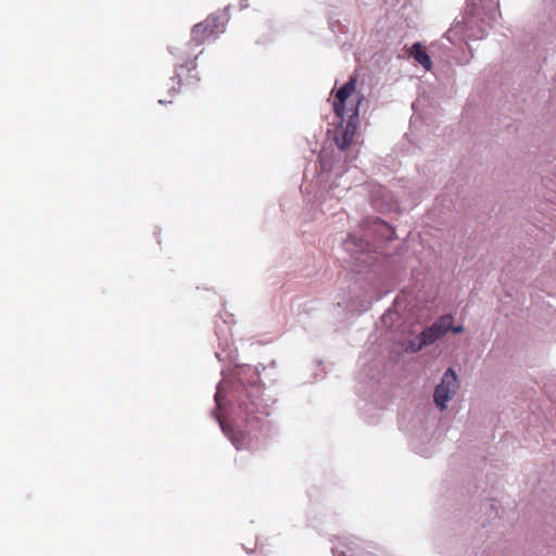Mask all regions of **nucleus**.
Returning a JSON list of instances; mask_svg holds the SVG:
<instances>
[{"mask_svg": "<svg viewBox=\"0 0 556 556\" xmlns=\"http://www.w3.org/2000/svg\"><path fill=\"white\" fill-rule=\"evenodd\" d=\"M458 389L457 376L452 368H448L441 382L437 386L433 394L435 405L441 409L446 408V403L452 399Z\"/></svg>", "mask_w": 556, "mask_h": 556, "instance_id": "3", "label": "nucleus"}, {"mask_svg": "<svg viewBox=\"0 0 556 556\" xmlns=\"http://www.w3.org/2000/svg\"><path fill=\"white\" fill-rule=\"evenodd\" d=\"M453 331L454 333H462L464 332L463 326H453V318L451 319V327L448 328V331Z\"/></svg>", "mask_w": 556, "mask_h": 556, "instance_id": "10", "label": "nucleus"}, {"mask_svg": "<svg viewBox=\"0 0 556 556\" xmlns=\"http://www.w3.org/2000/svg\"><path fill=\"white\" fill-rule=\"evenodd\" d=\"M352 137H353V135H350L349 132H344L343 137H342V141L338 142L339 148L341 150L346 149L352 142Z\"/></svg>", "mask_w": 556, "mask_h": 556, "instance_id": "9", "label": "nucleus"}, {"mask_svg": "<svg viewBox=\"0 0 556 556\" xmlns=\"http://www.w3.org/2000/svg\"><path fill=\"white\" fill-rule=\"evenodd\" d=\"M357 78L351 76L350 79L336 92L332 103L333 112L338 117L343 118L345 115V102L356 89Z\"/></svg>", "mask_w": 556, "mask_h": 556, "instance_id": "6", "label": "nucleus"}, {"mask_svg": "<svg viewBox=\"0 0 556 556\" xmlns=\"http://www.w3.org/2000/svg\"><path fill=\"white\" fill-rule=\"evenodd\" d=\"M354 237H349L348 240L344 242L345 250L351 251V244L353 243Z\"/></svg>", "mask_w": 556, "mask_h": 556, "instance_id": "11", "label": "nucleus"}, {"mask_svg": "<svg viewBox=\"0 0 556 556\" xmlns=\"http://www.w3.org/2000/svg\"><path fill=\"white\" fill-rule=\"evenodd\" d=\"M225 31V16L210 15L203 22L195 24L191 29L189 46L200 47L206 40L215 38Z\"/></svg>", "mask_w": 556, "mask_h": 556, "instance_id": "2", "label": "nucleus"}, {"mask_svg": "<svg viewBox=\"0 0 556 556\" xmlns=\"http://www.w3.org/2000/svg\"><path fill=\"white\" fill-rule=\"evenodd\" d=\"M410 55L419 63L426 71H430L432 62L427 54L420 42H415L410 49Z\"/></svg>", "mask_w": 556, "mask_h": 556, "instance_id": "7", "label": "nucleus"}, {"mask_svg": "<svg viewBox=\"0 0 556 556\" xmlns=\"http://www.w3.org/2000/svg\"><path fill=\"white\" fill-rule=\"evenodd\" d=\"M190 46L187 43L186 45V49H181V48H174V51H172L173 55L175 56V67H176V75L177 77L179 78L180 77V73L179 71H182V70H187L189 72L193 71L197 68V58H198V53L195 52H188V48ZM203 53V50H200L199 51V54H202Z\"/></svg>", "mask_w": 556, "mask_h": 556, "instance_id": "4", "label": "nucleus"}, {"mask_svg": "<svg viewBox=\"0 0 556 556\" xmlns=\"http://www.w3.org/2000/svg\"><path fill=\"white\" fill-rule=\"evenodd\" d=\"M451 315L441 316L420 334L408 340L404 345L405 352L415 353L441 339L448 331V328L451 327Z\"/></svg>", "mask_w": 556, "mask_h": 556, "instance_id": "1", "label": "nucleus"}, {"mask_svg": "<svg viewBox=\"0 0 556 556\" xmlns=\"http://www.w3.org/2000/svg\"><path fill=\"white\" fill-rule=\"evenodd\" d=\"M348 552H352V549L348 548L346 552L341 551L339 556H376L374 553L367 552L364 549H357L355 553H350V554H348Z\"/></svg>", "mask_w": 556, "mask_h": 556, "instance_id": "8", "label": "nucleus"}, {"mask_svg": "<svg viewBox=\"0 0 556 556\" xmlns=\"http://www.w3.org/2000/svg\"><path fill=\"white\" fill-rule=\"evenodd\" d=\"M190 46L187 43L186 45V49H181V48H174V51H172L173 55L175 56V67H176V75L177 77L179 78L180 77V73L179 71H182V70H187L189 72L193 71L197 68V58H198V53L195 52H188V48ZM203 53V50H200L199 51V54H202Z\"/></svg>", "mask_w": 556, "mask_h": 556, "instance_id": "5", "label": "nucleus"}]
</instances>
